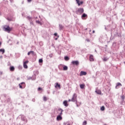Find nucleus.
I'll use <instances>...</instances> for the list:
<instances>
[{"label": "nucleus", "instance_id": "47", "mask_svg": "<svg viewBox=\"0 0 125 125\" xmlns=\"http://www.w3.org/2000/svg\"><path fill=\"white\" fill-rule=\"evenodd\" d=\"M32 101H33V102H35V101H36V99H33Z\"/></svg>", "mask_w": 125, "mask_h": 125}, {"label": "nucleus", "instance_id": "27", "mask_svg": "<svg viewBox=\"0 0 125 125\" xmlns=\"http://www.w3.org/2000/svg\"><path fill=\"white\" fill-rule=\"evenodd\" d=\"M21 120L22 121H25V116L24 115H21Z\"/></svg>", "mask_w": 125, "mask_h": 125}, {"label": "nucleus", "instance_id": "30", "mask_svg": "<svg viewBox=\"0 0 125 125\" xmlns=\"http://www.w3.org/2000/svg\"><path fill=\"white\" fill-rule=\"evenodd\" d=\"M43 101H47V98H46V97L44 96L43 97Z\"/></svg>", "mask_w": 125, "mask_h": 125}, {"label": "nucleus", "instance_id": "41", "mask_svg": "<svg viewBox=\"0 0 125 125\" xmlns=\"http://www.w3.org/2000/svg\"><path fill=\"white\" fill-rule=\"evenodd\" d=\"M30 25H34V22H33V21H30Z\"/></svg>", "mask_w": 125, "mask_h": 125}, {"label": "nucleus", "instance_id": "42", "mask_svg": "<svg viewBox=\"0 0 125 125\" xmlns=\"http://www.w3.org/2000/svg\"><path fill=\"white\" fill-rule=\"evenodd\" d=\"M27 80H31L32 81V77H29L27 78Z\"/></svg>", "mask_w": 125, "mask_h": 125}, {"label": "nucleus", "instance_id": "23", "mask_svg": "<svg viewBox=\"0 0 125 125\" xmlns=\"http://www.w3.org/2000/svg\"><path fill=\"white\" fill-rule=\"evenodd\" d=\"M70 60V58H69V57L68 56L64 57V60H65V61H68V60Z\"/></svg>", "mask_w": 125, "mask_h": 125}, {"label": "nucleus", "instance_id": "38", "mask_svg": "<svg viewBox=\"0 0 125 125\" xmlns=\"http://www.w3.org/2000/svg\"><path fill=\"white\" fill-rule=\"evenodd\" d=\"M79 3H80V6H81V4H83V1H79Z\"/></svg>", "mask_w": 125, "mask_h": 125}, {"label": "nucleus", "instance_id": "58", "mask_svg": "<svg viewBox=\"0 0 125 125\" xmlns=\"http://www.w3.org/2000/svg\"><path fill=\"white\" fill-rule=\"evenodd\" d=\"M89 32H91V30H89Z\"/></svg>", "mask_w": 125, "mask_h": 125}, {"label": "nucleus", "instance_id": "37", "mask_svg": "<svg viewBox=\"0 0 125 125\" xmlns=\"http://www.w3.org/2000/svg\"><path fill=\"white\" fill-rule=\"evenodd\" d=\"M49 57H50V58H52V57H53V55L52 54H50L49 55Z\"/></svg>", "mask_w": 125, "mask_h": 125}, {"label": "nucleus", "instance_id": "9", "mask_svg": "<svg viewBox=\"0 0 125 125\" xmlns=\"http://www.w3.org/2000/svg\"><path fill=\"white\" fill-rule=\"evenodd\" d=\"M121 86H122V83H116V85L115 86V88L116 89H118V88H120V87H121Z\"/></svg>", "mask_w": 125, "mask_h": 125}, {"label": "nucleus", "instance_id": "15", "mask_svg": "<svg viewBox=\"0 0 125 125\" xmlns=\"http://www.w3.org/2000/svg\"><path fill=\"white\" fill-rule=\"evenodd\" d=\"M89 61H94V59H93V55H90Z\"/></svg>", "mask_w": 125, "mask_h": 125}, {"label": "nucleus", "instance_id": "62", "mask_svg": "<svg viewBox=\"0 0 125 125\" xmlns=\"http://www.w3.org/2000/svg\"><path fill=\"white\" fill-rule=\"evenodd\" d=\"M10 0V1H11L12 0Z\"/></svg>", "mask_w": 125, "mask_h": 125}, {"label": "nucleus", "instance_id": "39", "mask_svg": "<svg viewBox=\"0 0 125 125\" xmlns=\"http://www.w3.org/2000/svg\"><path fill=\"white\" fill-rule=\"evenodd\" d=\"M56 86H57L58 87L60 88V84H59L58 83H57Z\"/></svg>", "mask_w": 125, "mask_h": 125}, {"label": "nucleus", "instance_id": "63", "mask_svg": "<svg viewBox=\"0 0 125 125\" xmlns=\"http://www.w3.org/2000/svg\"><path fill=\"white\" fill-rule=\"evenodd\" d=\"M124 64H125V62H124Z\"/></svg>", "mask_w": 125, "mask_h": 125}, {"label": "nucleus", "instance_id": "32", "mask_svg": "<svg viewBox=\"0 0 125 125\" xmlns=\"http://www.w3.org/2000/svg\"><path fill=\"white\" fill-rule=\"evenodd\" d=\"M108 58H104L103 59V61H104V62H105L106 61H107V60H108Z\"/></svg>", "mask_w": 125, "mask_h": 125}, {"label": "nucleus", "instance_id": "8", "mask_svg": "<svg viewBox=\"0 0 125 125\" xmlns=\"http://www.w3.org/2000/svg\"><path fill=\"white\" fill-rule=\"evenodd\" d=\"M27 63H29V61H27L26 62H23V67L24 69H28V65H27Z\"/></svg>", "mask_w": 125, "mask_h": 125}, {"label": "nucleus", "instance_id": "59", "mask_svg": "<svg viewBox=\"0 0 125 125\" xmlns=\"http://www.w3.org/2000/svg\"><path fill=\"white\" fill-rule=\"evenodd\" d=\"M17 80H19V78H17Z\"/></svg>", "mask_w": 125, "mask_h": 125}, {"label": "nucleus", "instance_id": "24", "mask_svg": "<svg viewBox=\"0 0 125 125\" xmlns=\"http://www.w3.org/2000/svg\"><path fill=\"white\" fill-rule=\"evenodd\" d=\"M32 81H35L36 79H37V77H36V75H34L32 76Z\"/></svg>", "mask_w": 125, "mask_h": 125}, {"label": "nucleus", "instance_id": "4", "mask_svg": "<svg viewBox=\"0 0 125 125\" xmlns=\"http://www.w3.org/2000/svg\"><path fill=\"white\" fill-rule=\"evenodd\" d=\"M3 30L5 32H7V33H10L12 29L9 27V26H4L3 27Z\"/></svg>", "mask_w": 125, "mask_h": 125}, {"label": "nucleus", "instance_id": "10", "mask_svg": "<svg viewBox=\"0 0 125 125\" xmlns=\"http://www.w3.org/2000/svg\"><path fill=\"white\" fill-rule=\"evenodd\" d=\"M75 104H76L77 107H80L81 106V105H82V102H78V101H77V103H75Z\"/></svg>", "mask_w": 125, "mask_h": 125}, {"label": "nucleus", "instance_id": "31", "mask_svg": "<svg viewBox=\"0 0 125 125\" xmlns=\"http://www.w3.org/2000/svg\"><path fill=\"white\" fill-rule=\"evenodd\" d=\"M42 62H43V61L42 60V59H40L39 60V63H42Z\"/></svg>", "mask_w": 125, "mask_h": 125}, {"label": "nucleus", "instance_id": "13", "mask_svg": "<svg viewBox=\"0 0 125 125\" xmlns=\"http://www.w3.org/2000/svg\"><path fill=\"white\" fill-rule=\"evenodd\" d=\"M63 104L65 107H68V102L67 101H64L63 102Z\"/></svg>", "mask_w": 125, "mask_h": 125}, {"label": "nucleus", "instance_id": "49", "mask_svg": "<svg viewBox=\"0 0 125 125\" xmlns=\"http://www.w3.org/2000/svg\"><path fill=\"white\" fill-rule=\"evenodd\" d=\"M8 20L9 21H11L12 20L11 19L8 18Z\"/></svg>", "mask_w": 125, "mask_h": 125}, {"label": "nucleus", "instance_id": "29", "mask_svg": "<svg viewBox=\"0 0 125 125\" xmlns=\"http://www.w3.org/2000/svg\"><path fill=\"white\" fill-rule=\"evenodd\" d=\"M121 105H125V100H122V101L121 102Z\"/></svg>", "mask_w": 125, "mask_h": 125}, {"label": "nucleus", "instance_id": "14", "mask_svg": "<svg viewBox=\"0 0 125 125\" xmlns=\"http://www.w3.org/2000/svg\"><path fill=\"white\" fill-rule=\"evenodd\" d=\"M10 69V71H11V72H13L14 71V70H15V67H14V66H11L9 68Z\"/></svg>", "mask_w": 125, "mask_h": 125}, {"label": "nucleus", "instance_id": "26", "mask_svg": "<svg viewBox=\"0 0 125 125\" xmlns=\"http://www.w3.org/2000/svg\"><path fill=\"white\" fill-rule=\"evenodd\" d=\"M101 111H105V106H102L100 108Z\"/></svg>", "mask_w": 125, "mask_h": 125}, {"label": "nucleus", "instance_id": "46", "mask_svg": "<svg viewBox=\"0 0 125 125\" xmlns=\"http://www.w3.org/2000/svg\"><path fill=\"white\" fill-rule=\"evenodd\" d=\"M117 35L118 37H120L121 36V35L119 34L118 33H117Z\"/></svg>", "mask_w": 125, "mask_h": 125}, {"label": "nucleus", "instance_id": "19", "mask_svg": "<svg viewBox=\"0 0 125 125\" xmlns=\"http://www.w3.org/2000/svg\"><path fill=\"white\" fill-rule=\"evenodd\" d=\"M34 51H30L28 52L27 55H30V54H32L33 55H34Z\"/></svg>", "mask_w": 125, "mask_h": 125}, {"label": "nucleus", "instance_id": "40", "mask_svg": "<svg viewBox=\"0 0 125 125\" xmlns=\"http://www.w3.org/2000/svg\"><path fill=\"white\" fill-rule=\"evenodd\" d=\"M42 89L41 87H39L38 89V91H41Z\"/></svg>", "mask_w": 125, "mask_h": 125}, {"label": "nucleus", "instance_id": "21", "mask_svg": "<svg viewBox=\"0 0 125 125\" xmlns=\"http://www.w3.org/2000/svg\"><path fill=\"white\" fill-rule=\"evenodd\" d=\"M80 88H81L82 89H83V88H84V84H81L80 85Z\"/></svg>", "mask_w": 125, "mask_h": 125}, {"label": "nucleus", "instance_id": "35", "mask_svg": "<svg viewBox=\"0 0 125 125\" xmlns=\"http://www.w3.org/2000/svg\"><path fill=\"white\" fill-rule=\"evenodd\" d=\"M76 1L77 2V3L78 6H80V3H79V1H80V0H76Z\"/></svg>", "mask_w": 125, "mask_h": 125}, {"label": "nucleus", "instance_id": "33", "mask_svg": "<svg viewBox=\"0 0 125 125\" xmlns=\"http://www.w3.org/2000/svg\"><path fill=\"white\" fill-rule=\"evenodd\" d=\"M54 35L55 37H58V38H59V35L57 34V33H55L54 34Z\"/></svg>", "mask_w": 125, "mask_h": 125}, {"label": "nucleus", "instance_id": "5", "mask_svg": "<svg viewBox=\"0 0 125 125\" xmlns=\"http://www.w3.org/2000/svg\"><path fill=\"white\" fill-rule=\"evenodd\" d=\"M20 86V88L23 89V88H25L26 87V84H25V82H21L19 84Z\"/></svg>", "mask_w": 125, "mask_h": 125}, {"label": "nucleus", "instance_id": "55", "mask_svg": "<svg viewBox=\"0 0 125 125\" xmlns=\"http://www.w3.org/2000/svg\"><path fill=\"white\" fill-rule=\"evenodd\" d=\"M95 52H97V51H96V50H95Z\"/></svg>", "mask_w": 125, "mask_h": 125}, {"label": "nucleus", "instance_id": "60", "mask_svg": "<svg viewBox=\"0 0 125 125\" xmlns=\"http://www.w3.org/2000/svg\"><path fill=\"white\" fill-rule=\"evenodd\" d=\"M67 125H70V124H68Z\"/></svg>", "mask_w": 125, "mask_h": 125}, {"label": "nucleus", "instance_id": "3", "mask_svg": "<svg viewBox=\"0 0 125 125\" xmlns=\"http://www.w3.org/2000/svg\"><path fill=\"white\" fill-rule=\"evenodd\" d=\"M77 97H78V95H77V94L74 93L73 95L72 98L71 99L72 102H74L75 103H77V102L78 101Z\"/></svg>", "mask_w": 125, "mask_h": 125}, {"label": "nucleus", "instance_id": "11", "mask_svg": "<svg viewBox=\"0 0 125 125\" xmlns=\"http://www.w3.org/2000/svg\"><path fill=\"white\" fill-rule=\"evenodd\" d=\"M86 72L85 71H81L80 72V76H85V75H86Z\"/></svg>", "mask_w": 125, "mask_h": 125}, {"label": "nucleus", "instance_id": "52", "mask_svg": "<svg viewBox=\"0 0 125 125\" xmlns=\"http://www.w3.org/2000/svg\"><path fill=\"white\" fill-rule=\"evenodd\" d=\"M0 58H2V56H0Z\"/></svg>", "mask_w": 125, "mask_h": 125}, {"label": "nucleus", "instance_id": "54", "mask_svg": "<svg viewBox=\"0 0 125 125\" xmlns=\"http://www.w3.org/2000/svg\"><path fill=\"white\" fill-rule=\"evenodd\" d=\"M87 28L85 29V31H87Z\"/></svg>", "mask_w": 125, "mask_h": 125}, {"label": "nucleus", "instance_id": "45", "mask_svg": "<svg viewBox=\"0 0 125 125\" xmlns=\"http://www.w3.org/2000/svg\"><path fill=\"white\" fill-rule=\"evenodd\" d=\"M105 105L107 107H109V104H108V103H106Z\"/></svg>", "mask_w": 125, "mask_h": 125}, {"label": "nucleus", "instance_id": "12", "mask_svg": "<svg viewBox=\"0 0 125 125\" xmlns=\"http://www.w3.org/2000/svg\"><path fill=\"white\" fill-rule=\"evenodd\" d=\"M110 26L111 25H109L107 27L105 26V30H106V31H110V30H111V27H110Z\"/></svg>", "mask_w": 125, "mask_h": 125}, {"label": "nucleus", "instance_id": "6", "mask_svg": "<svg viewBox=\"0 0 125 125\" xmlns=\"http://www.w3.org/2000/svg\"><path fill=\"white\" fill-rule=\"evenodd\" d=\"M81 18L83 20H85L87 18V15L85 13H83L81 16Z\"/></svg>", "mask_w": 125, "mask_h": 125}, {"label": "nucleus", "instance_id": "22", "mask_svg": "<svg viewBox=\"0 0 125 125\" xmlns=\"http://www.w3.org/2000/svg\"><path fill=\"white\" fill-rule=\"evenodd\" d=\"M63 28H64V27L63 26V25L62 24H59V29L60 30H63Z\"/></svg>", "mask_w": 125, "mask_h": 125}, {"label": "nucleus", "instance_id": "50", "mask_svg": "<svg viewBox=\"0 0 125 125\" xmlns=\"http://www.w3.org/2000/svg\"><path fill=\"white\" fill-rule=\"evenodd\" d=\"M68 101H69V102H71V101L72 102V99H69Z\"/></svg>", "mask_w": 125, "mask_h": 125}, {"label": "nucleus", "instance_id": "18", "mask_svg": "<svg viewBox=\"0 0 125 125\" xmlns=\"http://www.w3.org/2000/svg\"><path fill=\"white\" fill-rule=\"evenodd\" d=\"M95 92H96V93L97 94H99V95L101 94V93H102L101 90H96Z\"/></svg>", "mask_w": 125, "mask_h": 125}, {"label": "nucleus", "instance_id": "51", "mask_svg": "<svg viewBox=\"0 0 125 125\" xmlns=\"http://www.w3.org/2000/svg\"><path fill=\"white\" fill-rule=\"evenodd\" d=\"M92 32H93V34H94V33H95V31L93 30Z\"/></svg>", "mask_w": 125, "mask_h": 125}, {"label": "nucleus", "instance_id": "43", "mask_svg": "<svg viewBox=\"0 0 125 125\" xmlns=\"http://www.w3.org/2000/svg\"><path fill=\"white\" fill-rule=\"evenodd\" d=\"M7 102H10V98H8Z\"/></svg>", "mask_w": 125, "mask_h": 125}, {"label": "nucleus", "instance_id": "20", "mask_svg": "<svg viewBox=\"0 0 125 125\" xmlns=\"http://www.w3.org/2000/svg\"><path fill=\"white\" fill-rule=\"evenodd\" d=\"M0 52H2V54H3V53H4L5 52V50H4V49H0Z\"/></svg>", "mask_w": 125, "mask_h": 125}, {"label": "nucleus", "instance_id": "44", "mask_svg": "<svg viewBox=\"0 0 125 125\" xmlns=\"http://www.w3.org/2000/svg\"><path fill=\"white\" fill-rule=\"evenodd\" d=\"M58 38H59V37H57L56 38H55V41H57L58 40Z\"/></svg>", "mask_w": 125, "mask_h": 125}, {"label": "nucleus", "instance_id": "28", "mask_svg": "<svg viewBox=\"0 0 125 125\" xmlns=\"http://www.w3.org/2000/svg\"><path fill=\"white\" fill-rule=\"evenodd\" d=\"M36 22L37 24H40V25H42V23L40 21H36Z\"/></svg>", "mask_w": 125, "mask_h": 125}, {"label": "nucleus", "instance_id": "61", "mask_svg": "<svg viewBox=\"0 0 125 125\" xmlns=\"http://www.w3.org/2000/svg\"><path fill=\"white\" fill-rule=\"evenodd\" d=\"M1 15V14L0 13V15Z\"/></svg>", "mask_w": 125, "mask_h": 125}, {"label": "nucleus", "instance_id": "17", "mask_svg": "<svg viewBox=\"0 0 125 125\" xmlns=\"http://www.w3.org/2000/svg\"><path fill=\"white\" fill-rule=\"evenodd\" d=\"M27 19H28V20L30 21H33V18L31 17H29V16H28L27 17Z\"/></svg>", "mask_w": 125, "mask_h": 125}, {"label": "nucleus", "instance_id": "53", "mask_svg": "<svg viewBox=\"0 0 125 125\" xmlns=\"http://www.w3.org/2000/svg\"><path fill=\"white\" fill-rule=\"evenodd\" d=\"M1 45V42H0V46Z\"/></svg>", "mask_w": 125, "mask_h": 125}, {"label": "nucleus", "instance_id": "1", "mask_svg": "<svg viewBox=\"0 0 125 125\" xmlns=\"http://www.w3.org/2000/svg\"><path fill=\"white\" fill-rule=\"evenodd\" d=\"M58 111L61 112L60 115H58L57 117V121H61L62 120V115H63V112L64 110L62 108H59Z\"/></svg>", "mask_w": 125, "mask_h": 125}, {"label": "nucleus", "instance_id": "57", "mask_svg": "<svg viewBox=\"0 0 125 125\" xmlns=\"http://www.w3.org/2000/svg\"><path fill=\"white\" fill-rule=\"evenodd\" d=\"M0 74H1V75H2V72H1Z\"/></svg>", "mask_w": 125, "mask_h": 125}, {"label": "nucleus", "instance_id": "16", "mask_svg": "<svg viewBox=\"0 0 125 125\" xmlns=\"http://www.w3.org/2000/svg\"><path fill=\"white\" fill-rule=\"evenodd\" d=\"M63 71H67L68 70V66L66 65H62Z\"/></svg>", "mask_w": 125, "mask_h": 125}, {"label": "nucleus", "instance_id": "2", "mask_svg": "<svg viewBox=\"0 0 125 125\" xmlns=\"http://www.w3.org/2000/svg\"><path fill=\"white\" fill-rule=\"evenodd\" d=\"M83 12H84L83 8H78L75 11V13L77 14V15H82Z\"/></svg>", "mask_w": 125, "mask_h": 125}, {"label": "nucleus", "instance_id": "34", "mask_svg": "<svg viewBox=\"0 0 125 125\" xmlns=\"http://www.w3.org/2000/svg\"><path fill=\"white\" fill-rule=\"evenodd\" d=\"M87 124V122H86V121H84L83 123V125H86Z\"/></svg>", "mask_w": 125, "mask_h": 125}, {"label": "nucleus", "instance_id": "36", "mask_svg": "<svg viewBox=\"0 0 125 125\" xmlns=\"http://www.w3.org/2000/svg\"><path fill=\"white\" fill-rule=\"evenodd\" d=\"M22 66L21 65H19V66H18V69L19 70H22Z\"/></svg>", "mask_w": 125, "mask_h": 125}, {"label": "nucleus", "instance_id": "25", "mask_svg": "<svg viewBox=\"0 0 125 125\" xmlns=\"http://www.w3.org/2000/svg\"><path fill=\"white\" fill-rule=\"evenodd\" d=\"M125 96L124 95L121 96V100H125Z\"/></svg>", "mask_w": 125, "mask_h": 125}, {"label": "nucleus", "instance_id": "48", "mask_svg": "<svg viewBox=\"0 0 125 125\" xmlns=\"http://www.w3.org/2000/svg\"><path fill=\"white\" fill-rule=\"evenodd\" d=\"M28 2H31L32 1V0H27Z\"/></svg>", "mask_w": 125, "mask_h": 125}, {"label": "nucleus", "instance_id": "7", "mask_svg": "<svg viewBox=\"0 0 125 125\" xmlns=\"http://www.w3.org/2000/svg\"><path fill=\"white\" fill-rule=\"evenodd\" d=\"M73 65H76V66H78V65L80 64V62L79 61H73L71 62Z\"/></svg>", "mask_w": 125, "mask_h": 125}, {"label": "nucleus", "instance_id": "56", "mask_svg": "<svg viewBox=\"0 0 125 125\" xmlns=\"http://www.w3.org/2000/svg\"><path fill=\"white\" fill-rule=\"evenodd\" d=\"M87 42H89V40H87Z\"/></svg>", "mask_w": 125, "mask_h": 125}]
</instances>
